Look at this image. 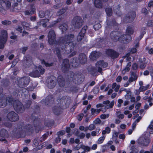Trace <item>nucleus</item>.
Wrapping results in <instances>:
<instances>
[{
	"label": "nucleus",
	"instance_id": "nucleus-28",
	"mask_svg": "<svg viewBox=\"0 0 153 153\" xmlns=\"http://www.w3.org/2000/svg\"><path fill=\"white\" fill-rule=\"evenodd\" d=\"M87 70L91 75L94 76L97 75L98 71L95 68L92 66H89L87 68Z\"/></svg>",
	"mask_w": 153,
	"mask_h": 153
},
{
	"label": "nucleus",
	"instance_id": "nucleus-24",
	"mask_svg": "<svg viewBox=\"0 0 153 153\" xmlns=\"http://www.w3.org/2000/svg\"><path fill=\"white\" fill-rule=\"evenodd\" d=\"M107 53L112 58H117L119 56V54L116 52L111 49H108L107 51Z\"/></svg>",
	"mask_w": 153,
	"mask_h": 153
},
{
	"label": "nucleus",
	"instance_id": "nucleus-23",
	"mask_svg": "<svg viewBox=\"0 0 153 153\" xmlns=\"http://www.w3.org/2000/svg\"><path fill=\"white\" fill-rule=\"evenodd\" d=\"M130 76L129 77L128 81L130 83L136 81L137 79L138 76L136 72L131 71L130 72Z\"/></svg>",
	"mask_w": 153,
	"mask_h": 153
},
{
	"label": "nucleus",
	"instance_id": "nucleus-13",
	"mask_svg": "<svg viewBox=\"0 0 153 153\" xmlns=\"http://www.w3.org/2000/svg\"><path fill=\"white\" fill-rule=\"evenodd\" d=\"M7 118L8 120L11 122H15L19 119L18 114L13 111L9 112L7 115Z\"/></svg>",
	"mask_w": 153,
	"mask_h": 153
},
{
	"label": "nucleus",
	"instance_id": "nucleus-7",
	"mask_svg": "<svg viewBox=\"0 0 153 153\" xmlns=\"http://www.w3.org/2000/svg\"><path fill=\"white\" fill-rule=\"evenodd\" d=\"M45 70L42 66H39L35 71L30 74V75L33 77H39L40 74L42 75L45 73Z\"/></svg>",
	"mask_w": 153,
	"mask_h": 153
},
{
	"label": "nucleus",
	"instance_id": "nucleus-8",
	"mask_svg": "<svg viewBox=\"0 0 153 153\" xmlns=\"http://www.w3.org/2000/svg\"><path fill=\"white\" fill-rule=\"evenodd\" d=\"M47 86L49 88H54L56 84V78L54 76H51L46 80Z\"/></svg>",
	"mask_w": 153,
	"mask_h": 153
},
{
	"label": "nucleus",
	"instance_id": "nucleus-43",
	"mask_svg": "<svg viewBox=\"0 0 153 153\" xmlns=\"http://www.w3.org/2000/svg\"><path fill=\"white\" fill-rule=\"evenodd\" d=\"M134 33V30L131 27H128L127 28L126 30V33L127 35H129L132 34Z\"/></svg>",
	"mask_w": 153,
	"mask_h": 153
},
{
	"label": "nucleus",
	"instance_id": "nucleus-2",
	"mask_svg": "<svg viewBox=\"0 0 153 153\" xmlns=\"http://www.w3.org/2000/svg\"><path fill=\"white\" fill-rule=\"evenodd\" d=\"M24 123L19 122L17 126L16 133L22 136L27 133L28 135L31 134L33 131V128L31 125L28 124L24 126Z\"/></svg>",
	"mask_w": 153,
	"mask_h": 153
},
{
	"label": "nucleus",
	"instance_id": "nucleus-6",
	"mask_svg": "<svg viewBox=\"0 0 153 153\" xmlns=\"http://www.w3.org/2000/svg\"><path fill=\"white\" fill-rule=\"evenodd\" d=\"M30 81V78L28 76L22 77L18 80V85L21 88H24L27 86Z\"/></svg>",
	"mask_w": 153,
	"mask_h": 153
},
{
	"label": "nucleus",
	"instance_id": "nucleus-54",
	"mask_svg": "<svg viewBox=\"0 0 153 153\" xmlns=\"http://www.w3.org/2000/svg\"><path fill=\"white\" fill-rule=\"evenodd\" d=\"M32 103V101L31 100H28L26 102L25 104V107L27 108H29L30 107L31 104Z\"/></svg>",
	"mask_w": 153,
	"mask_h": 153
},
{
	"label": "nucleus",
	"instance_id": "nucleus-46",
	"mask_svg": "<svg viewBox=\"0 0 153 153\" xmlns=\"http://www.w3.org/2000/svg\"><path fill=\"white\" fill-rule=\"evenodd\" d=\"M7 40L0 39V49H3Z\"/></svg>",
	"mask_w": 153,
	"mask_h": 153
},
{
	"label": "nucleus",
	"instance_id": "nucleus-5",
	"mask_svg": "<svg viewBox=\"0 0 153 153\" xmlns=\"http://www.w3.org/2000/svg\"><path fill=\"white\" fill-rule=\"evenodd\" d=\"M150 140L146 134L141 136L138 139L137 143L141 146L146 147L148 146Z\"/></svg>",
	"mask_w": 153,
	"mask_h": 153
},
{
	"label": "nucleus",
	"instance_id": "nucleus-1",
	"mask_svg": "<svg viewBox=\"0 0 153 153\" xmlns=\"http://www.w3.org/2000/svg\"><path fill=\"white\" fill-rule=\"evenodd\" d=\"M74 34H70L66 35L59 38V43L64 53L68 54L73 50L75 45L72 42L74 39Z\"/></svg>",
	"mask_w": 153,
	"mask_h": 153
},
{
	"label": "nucleus",
	"instance_id": "nucleus-25",
	"mask_svg": "<svg viewBox=\"0 0 153 153\" xmlns=\"http://www.w3.org/2000/svg\"><path fill=\"white\" fill-rule=\"evenodd\" d=\"M78 60L79 63L84 64L87 62V57L84 53H81L79 55Z\"/></svg>",
	"mask_w": 153,
	"mask_h": 153
},
{
	"label": "nucleus",
	"instance_id": "nucleus-47",
	"mask_svg": "<svg viewBox=\"0 0 153 153\" xmlns=\"http://www.w3.org/2000/svg\"><path fill=\"white\" fill-rule=\"evenodd\" d=\"M100 111L101 110L99 109H95L94 108H91V114L92 115H94L96 114H98L100 112Z\"/></svg>",
	"mask_w": 153,
	"mask_h": 153
},
{
	"label": "nucleus",
	"instance_id": "nucleus-51",
	"mask_svg": "<svg viewBox=\"0 0 153 153\" xmlns=\"http://www.w3.org/2000/svg\"><path fill=\"white\" fill-rule=\"evenodd\" d=\"M108 16H111L112 14V10L111 8H107L105 10Z\"/></svg>",
	"mask_w": 153,
	"mask_h": 153
},
{
	"label": "nucleus",
	"instance_id": "nucleus-37",
	"mask_svg": "<svg viewBox=\"0 0 153 153\" xmlns=\"http://www.w3.org/2000/svg\"><path fill=\"white\" fill-rule=\"evenodd\" d=\"M61 109L58 106H55L53 109V112L56 115H59L60 113Z\"/></svg>",
	"mask_w": 153,
	"mask_h": 153
},
{
	"label": "nucleus",
	"instance_id": "nucleus-38",
	"mask_svg": "<svg viewBox=\"0 0 153 153\" xmlns=\"http://www.w3.org/2000/svg\"><path fill=\"white\" fill-rule=\"evenodd\" d=\"M59 29L62 33L65 32L68 28V26L65 23H63L59 27Z\"/></svg>",
	"mask_w": 153,
	"mask_h": 153
},
{
	"label": "nucleus",
	"instance_id": "nucleus-3",
	"mask_svg": "<svg viewBox=\"0 0 153 153\" xmlns=\"http://www.w3.org/2000/svg\"><path fill=\"white\" fill-rule=\"evenodd\" d=\"M68 78L69 80H72L76 84H81L84 80V76L80 73H74L72 71H70L68 75Z\"/></svg>",
	"mask_w": 153,
	"mask_h": 153
},
{
	"label": "nucleus",
	"instance_id": "nucleus-31",
	"mask_svg": "<svg viewBox=\"0 0 153 153\" xmlns=\"http://www.w3.org/2000/svg\"><path fill=\"white\" fill-rule=\"evenodd\" d=\"M100 55L99 52H97L96 51L93 52L91 53L90 56V58L92 60H96L99 57Z\"/></svg>",
	"mask_w": 153,
	"mask_h": 153
},
{
	"label": "nucleus",
	"instance_id": "nucleus-29",
	"mask_svg": "<svg viewBox=\"0 0 153 153\" xmlns=\"http://www.w3.org/2000/svg\"><path fill=\"white\" fill-rule=\"evenodd\" d=\"M39 15L40 18L45 17L46 18H48L50 15V12L48 10H46L45 12L43 11H40L39 12Z\"/></svg>",
	"mask_w": 153,
	"mask_h": 153
},
{
	"label": "nucleus",
	"instance_id": "nucleus-61",
	"mask_svg": "<svg viewBox=\"0 0 153 153\" xmlns=\"http://www.w3.org/2000/svg\"><path fill=\"white\" fill-rule=\"evenodd\" d=\"M146 33V32L145 31H143L142 32L140 36L139 37V38H138L137 39V40H138L139 41L143 37V35Z\"/></svg>",
	"mask_w": 153,
	"mask_h": 153
},
{
	"label": "nucleus",
	"instance_id": "nucleus-48",
	"mask_svg": "<svg viewBox=\"0 0 153 153\" xmlns=\"http://www.w3.org/2000/svg\"><path fill=\"white\" fill-rule=\"evenodd\" d=\"M21 25L24 28H25L27 30H29L30 25L28 23L25 22H21Z\"/></svg>",
	"mask_w": 153,
	"mask_h": 153
},
{
	"label": "nucleus",
	"instance_id": "nucleus-64",
	"mask_svg": "<svg viewBox=\"0 0 153 153\" xmlns=\"http://www.w3.org/2000/svg\"><path fill=\"white\" fill-rule=\"evenodd\" d=\"M96 127L94 124H91L88 126L89 130L90 131L92 130L95 128Z\"/></svg>",
	"mask_w": 153,
	"mask_h": 153
},
{
	"label": "nucleus",
	"instance_id": "nucleus-45",
	"mask_svg": "<svg viewBox=\"0 0 153 153\" xmlns=\"http://www.w3.org/2000/svg\"><path fill=\"white\" fill-rule=\"evenodd\" d=\"M5 99L6 100L7 104V102H8L9 105L12 106L13 103H14V102L12 98L8 97H7L6 98H5Z\"/></svg>",
	"mask_w": 153,
	"mask_h": 153
},
{
	"label": "nucleus",
	"instance_id": "nucleus-18",
	"mask_svg": "<svg viewBox=\"0 0 153 153\" xmlns=\"http://www.w3.org/2000/svg\"><path fill=\"white\" fill-rule=\"evenodd\" d=\"M121 33L118 31H112L110 34V37L114 41L117 42L118 40L119 36Z\"/></svg>",
	"mask_w": 153,
	"mask_h": 153
},
{
	"label": "nucleus",
	"instance_id": "nucleus-58",
	"mask_svg": "<svg viewBox=\"0 0 153 153\" xmlns=\"http://www.w3.org/2000/svg\"><path fill=\"white\" fill-rule=\"evenodd\" d=\"M109 114H102L100 116V117L101 119H105L106 118H108L109 116Z\"/></svg>",
	"mask_w": 153,
	"mask_h": 153
},
{
	"label": "nucleus",
	"instance_id": "nucleus-52",
	"mask_svg": "<svg viewBox=\"0 0 153 153\" xmlns=\"http://www.w3.org/2000/svg\"><path fill=\"white\" fill-rule=\"evenodd\" d=\"M111 131V129L109 127H106L105 128V130H103L102 132V134H105L106 133L108 134Z\"/></svg>",
	"mask_w": 153,
	"mask_h": 153
},
{
	"label": "nucleus",
	"instance_id": "nucleus-14",
	"mask_svg": "<svg viewBox=\"0 0 153 153\" xmlns=\"http://www.w3.org/2000/svg\"><path fill=\"white\" fill-rule=\"evenodd\" d=\"M108 65L107 62H105L103 60L97 62L96 64V65L97 68H98V72L100 73L101 74H102V69L101 67L103 68H106L108 66Z\"/></svg>",
	"mask_w": 153,
	"mask_h": 153
},
{
	"label": "nucleus",
	"instance_id": "nucleus-55",
	"mask_svg": "<svg viewBox=\"0 0 153 153\" xmlns=\"http://www.w3.org/2000/svg\"><path fill=\"white\" fill-rule=\"evenodd\" d=\"M101 27V25L100 23H99L96 24L94 26V29L95 30H98L99 28H100Z\"/></svg>",
	"mask_w": 153,
	"mask_h": 153
},
{
	"label": "nucleus",
	"instance_id": "nucleus-49",
	"mask_svg": "<svg viewBox=\"0 0 153 153\" xmlns=\"http://www.w3.org/2000/svg\"><path fill=\"white\" fill-rule=\"evenodd\" d=\"M149 86L150 85L149 84H148L146 86H140L139 88V90H140V91H144L148 89L149 88Z\"/></svg>",
	"mask_w": 153,
	"mask_h": 153
},
{
	"label": "nucleus",
	"instance_id": "nucleus-17",
	"mask_svg": "<svg viewBox=\"0 0 153 153\" xmlns=\"http://www.w3.org/2000/svg\"><path fill=\"white\" fill-rule=\"evenodd\" d=\"M69 62L68 59L63 60L62 65L61 69L62 71L65 73L68 71L70 69Z\"/></svg>",
	"mask_w": 153,
	"mask_h": 153
},
{
	"label": "nucleus",
	"instance_id": "nucleus-33",
	"mask_svg": "<svg viewBox=\"0 0 153 153\" xmlns=\"http://www.w3.org/2000/svg\"><path fill=\"white\" fill-rule=\"evenodd\" d=\"M0 39L7 40V33L6 30H1Z\"/></svg>",
	"mask_w": 153,
	"mask_h": 153
},
{
	"label": "nucleus",
	"instance_id": "nucleus-53",
	"mask_svg": "<svg viewBox=\"0 0 153 153\" xmlns=\"http://www.w3.org/2000/svg\"><path fill=\"white\" fill-rule=\"evenodd\" d=\"M41 62L42 64H44L46 67H49L53 65V63H48L46 62L44 60H43Z\"/></svg>",
	"mask_w": 153,
	"mask_h": 153
},
{
	"label": "nucleus",
	"instance_id": "nucleus-9",
	"mask_svg": "<svg viewBox=\"0 0 153 153\" xmlns=\"http://www.w3.org/2000/svg\"><path fill=\"white\" fill-rule=\"evenodd\" d=\"M48 41L51 45H53L56 42V35L54 31L51 30L48 32Z\"/></svg>",
	"mask_w": 153,
	"mask_h": 153
},
{
	"label": "nucleus",
	"instance_id": "nucleus-4",
	"mask_svg": "<svg viewBox=\"0 0 153 153\" xmlns=\"http://www.w3.org/2000/svg\"><path fill=\"white\" fill-rule=\"evenodd\" d=\"M13 5L11 6L10 1L7 0H0V12L4 14L6 13V10H10V12L14 11Z\"/></svg>",
	"mask_w": 153,
	"mask_h": 153
},
{
	"label": "nucleus",
	"instance_id": "nucleus-11",
	"mask_svg": "<svg viewBox=\"0 0 153 153\" xmlns=\"http://www.w3.org/2000/svg\"><path fill=\"white\" fill-rule=\"evenodd\" d=\"M103 104L105 105H106L107 106H104V105L102 104H98L96 105V107L97 108H99L100 107H104V109L105 111L107 109L110 108H111L113 107V106L114 104V101L113 100L110 103V101L108 100H107L105 101H104L103 102Z\"/></svg>",
	"mask_w": 153,
	"mask_h": 153
},
{
	"label": "nucleus",
	"instance_id": "nucleus-26",
	"mask_svg": "<svg viewBox=\"0 0 153 153\" xmlns=\"http://www.w3.org/2000/svg\"><path fill=\"white\" fill-rule=\"evenodd\" d=\"M57 81L59 86L63 87L65 85V81L64 78L62 76L59 75L58 76Z\"/></svg>",
	"mask_w": 153,
	"mask_h": 153
},
{
	"label": "nucleus",
	"instance_id": "nucleus-30",
	"mask_svg": "<svg viewBox=\"0 0 153 153\" xmlns=\"http://www.w3.org/2000/svg\"><path fill=\"white\" fill-rule=\"evenodd\" d=\"M30 9L27 10L25 12V13L27 15H31L34 14L35 12V9L33 6H30Z\"/></svg>",
	"mask_w": 153,
	"mask_h": 153
},
{
	"label": "nucleus",
	"instance_id": "nucleus-59",
	"mask_svg": "<svg viewBox=\"0 0 153 153\" xmlns=\"http://www.w3.org/2000/svg\"><path fill=\"white\" fill-rule=\"evenodd\" d=\"M101 120L99 118L96 119L93 122L94 124L98 125L100 124Z\"/></svg>",
	"mask_w": 153,
	"mask_h": 153
},
{
	"label": "nucleus",
	"instance_id": "nucleus-21",
	"mask_svg": "<svg viewBox=\"0 0 153 153\" xmlns=\"http://www.w3.org/2000/svg\"><path fill=\"white\" fill-rule=\"evenodd\" d=\"M54 99L53 96L52 95H48L45 99V104L49 106H51L54 103Z\"/></svg>",
	"mask_w": 153,
	"mask_h": 153
},
{
	"label": "nucleus",
	"instance_id": "nucleus-42",
	"mask_svg": "<svg viewBox=\"0 0 153 153\" xmlns=\"http://www.w3.org/2000/svg\"><path fill=\"white\" fill-rule=\"evenodd\" d=\"M56 4L54 5L53 7L55 9H58L62 6V4L60 3V0H55Z\"/></svg>",
	"mask_w": 153,
	"mask_h": 153
},
{
	"label": "nucleus",
	"instance_id": "nucleus-40",
	"mask_svg": "<svg viewBox=\"0 0 153 153\" xmlns=\"http://www.w3.org/2000/svg\"><path fill=\"white\" fill-rule=\"evenodd\" d=\"M61 48V47L60 46L59 48H56V53L59 59L61 58L60 53L61 52L64 53L63 52V51L64 50V49L62 50Z\"/></svg>",
	"mask_w": 153,
	"mask_h": 153
},
{
	"label": "nucleus",
	"instance_id": "nucleus-20",
	"mask_svg": "<svg viewBox=\"0 0 153 153\" xmlns=\"http://www.w3.org/2000/svg\"><path fill=\"white\" fill-rule=\"evenodd\" d=\"M32 119L33 120L34 127L35 129L39 130L40 128V119L35 117H32Z\"/></svg>",
	"mask_w": 153,
	"mask_h": 153
},
{
	"label": "nucleus",
	"instance_id": "nucleus-63",
	"mask_svg": "<svg viewBox=\"0 0 153 153\" xmlns=\"http://www.w3.org/2000/svg\"><path fill=\"white\" fill-rule=\"evenodd\" d=\"M40 140H39L38 138H36L34 140L33 143L35 146H37L39 145V142L40 141Z\"/></svg>",
	"mask_w": 153,
	"mask_h": 153
},
{
	"label": "nucleus",
	"instance_id": "nucleus-36",
	"mask_svg": "<svg viewBox=\"0 0 153 153\" xmlns=\"http://www.w3.org/2000/svg\"><path fill=\"white\" fill-rule=\"evenodd\" d=\"M94 5L95 7L98 8H101L102 4L100 0H95Z\"/></svg>",
	"mask_w": 153,
	"mask_h": 153
},
{
	"label": "nucleus",
	"instance_id": "nucleus-15",
	"mask_svg": "<svg viewBox=\"0 0 153 153\" xmlns=\"http://www.w3.org/2000/svg\"><path fill=\"white\" fill-rule=\"evenodd\" d=\"M131 36L129 35H121L119 36L118 40L121 43L127 44L131 41Z\"/></svg>",
	"mask_w": 153,
	"mask_h": 153
},
{
	"label": "nucleus",
	"instance_id": "nucleus-22",
	"mask_svg": "<svg viewBox=\"0 0 153 153\" xmlns=\"http://www.w3.org/2000/svg\"><path fill=\"white\" fill-rule=\"evenodd\" d=\"M87 29V26H85L82 28L80 32L77 37V40L78 41H81L83 38Z\"/></svg>",
	"mask_w": 153,
	"mask_h": 153
},
{
	"label": "nucleus",
	"instance_id": "nucleus-57",
	"mask_svg": "<svg viewBox=\"0 0 153 153\" xmlns=\"http://www.w3.org/2000/svg\"><path fill=\"white\" fill-rule=\"evenodd\" d=\"M82 149L84 150L85 152H88L90 150V147L87 146H85L82 145Z\"/></svg>",
	"mask_w": 153,
	"mask_h": 153
},
{
	"label": "nucleus",
	"instance_id": "nucleus-32",
	"mask_svg": "<svg viewBox=\"0 0 153 153\" xmlns=\"http://www.w3.org/2000/svg\"><path fill=\"white\" fill-rule=\"evenodd\" d=\"M9 134L7 131L4 128H2L0 130V136L2 138L7 137Z\"/></svg>",
	"mask_w": 153,
	"mask_h": 153
},
{
	"label": "nucleus",
	"instance_id": "nucleus-50",
	"mask_svg": "<svg viewBox=\"0 0 153 153\" xmlns=\"http://www.w3.org/2000/svg\"><path fill=\"white\" fill-rule=\"evenodd\" d=\"M49 135V132H46L44 134H43L42 137L40 138V141L42 142L43 141L45 140L48 136Z\"/></svg>",
	"mask_w": 153,
	"mask_h": 153
},
{
	"label": "nucleus",
	"instance_id": "nucleus-56",
	"mask_svg": "<svg viewBox=\"0 0 153 153\" xmlns=\"http://www.w3.org/2000/svg\"><path fill=\"white\" fill-rule=\"evenodd\" d=\"M1 23L2 24L5 25H8L11 24V22L10 21L4 20L1 22Z\"/></svg>",
	"mask_w": 153,
	"mask_h": 153
},
{
	"label": "nucleus",
	"instance_id": "nucleus-60",
	"mask_svg": "<svg viewBox=\"0 0 153 153\" xmlns=\"http://www.w3.org/2000/svg\"><path fill=\"white\" fill-rule=\"evenodd\" d=\"M104 40L103 38L102 39L101 38H99L96 39V41L97 42V45H101V43L102 42V41Z\"/></svg>",
	"mask_w": 153,
	"mask_h": 153
},
{
	"label": "nucleus",
	"instance_id": "nucleus-34",
	"mask_svg": "<svg viewBox=\"0 0 153 153\" xmlns=\"http://www.w3.org/2000/svg\"><path fill=\"white\" fill-rule=\"evenodd\" d=\"M120 5H118L113 8L114 11L117 15L120 16L121 15V13L120 11Z\"/></svg>",
	"mask_w": 153,
	"mask_h": 153
},
{
	"label": "nucleus",
	"instance_id": "nucleus-27",
	"mask_svg": "<svg viewBox=\"0 0 153 153\" xmlns=\"http://www.w3.org/2000/svg\"><path fill=\"white\" fill-rule=\"evenodd\" d=\"M107 23L109 27H113L114 28L117 29L118 25V24L116 22L115 19H114L110 21L107 20Z\"/></svg>",
	"mask_w": 153,
	"mask_h": 153
},
{
	"label": "nucleus",
	"instance_id": "nucleus-35",
	"mask_svg": "<svg viewBox=\"0 0 153 153\" xmlns=\"http://www.w3.org/2000/svg\"><path fill=\"white\" fill-rule=\"evenodd\" d=\"M79 61H78L77 58H74L71 59V63L72 66L74 67H77L79 64Z\"/></svg>",
	"mask_w": 153,
	"mask_h": 153
},
{
	"label": "nucleus",
	"instance_id": "nucleus-12",
	"mask_svg": "<svg viewBox=\"0 0 153 153\" xmlns=\"http://www.w3.org/2000/svg\"><path fill=\"white\" fill-rule=\"evenodd\" d=\"M83 20L82 18L78 16L74 17L73 19L72 23L73 25L76 28H79L83 24Z\"/></svg>",
	"mask_w": 153,
	"mask_h": 153
},
{
	"label": "nucleus",
	"instance_id": "nucleus-16",
	"mask_svg": "<svg viewBox=\"0 0 153 153\" xmlns=\"http://www.w3.org/2000/svg\"><path fill=\"white\" fill-rule=\"evenodd\" d=\"M134 12H130L127 14L123 19L124 22L127 23L132 22L134 17Z\"/></svg>",
	"mask_w": 153,
	"mask_h": 153
},
{
	"label": "nucleus",
	"instance_id": "nucleus-41",
	"mask_svg": "<svg viewBox=\"0 0 153 153\" xmlns=\"http://www.w3.org/2000/svg\"><path fill=\"white\" fill-rule=\"evenodd\" d=\"M1 85L4 87H7L9 84V82L7 79H3L2 81Z\"/></svg>",
	"mask_w": 153,
	"mask_h": 153
},
{
	"label": "nucleus",
	"instance_id": "nucleus-19",
	"mask_svg": "<svg viewBox=\"0 0 153 153\" xmlns=\"http://www.w3.org/2000/svg\"><path fill=\"white\" fill-rule=\"evenodd\" d=\"M32 62V58L29 55L24 57L23 61V66L25 67H28L30 65Z\"/></svg>",
	"mask_w": 153,
	"mask_h": 153
},
{
	"label": "nucleus",
	"instance_id": "nucleus-39",
	"mask_svg": "<svg viewBox=\"0 0 153 153\" xmlns=\"http://www.w3.org/2000/svg\"><path fill=\"white\" fill-rule=\"evenodd\" d=\"M6 105V100L4 97L2 99L0 100V108L4 107Z\"/></svg>",
	"mask_w": 153,
	"mask_h": 153
},
{
	"label": "nucleus",
	"instance_id": "nucleus-62",
	"mask_svg": "<svg viewBox=\"0 0 153 153\" xmlns=\"http://www.w3.org/2000/svg\"><path fill=\"white\" fill-rule=\"evenodd\" d=\"M119 133L117 132H115L113 135V140H116L117 138Z\"/></svg>",
	"mask_w": 153,
	"mask_h": 153
},
{
	"label": "nucleus",
	"instance_id": "nucleus-44",
	"mask_svg": "<svg viewBox=\"0 0 153 153\" xmlns=\"http://www.w3.org/2000/svg\"><path fill=\"white\" fill-rule=\"evenodd\" d=\"M68 7H66L62 8L61 9L59 10L57 12V14L59 16H60L64 14L68 10Z\"/></svg>",
	"mask_w": 153,
	"mask_h": 153
},
{
	"label": "nucleus",
	"instance_id": "nucleus-10",
	"mask_svg": "<svg viewBox=\"0 0 153 153\" xmlns=\"http://www.w3.org/2000/svg\"><path fill=\"white\" fill-rule=\"evenodd\" d=\"M13 107L16 111L18 113H22L25 110L23 104L19 101H16L14 102Z\"/></svg>",
	"mask_w": 153,
	"mask_h": 153
}]
</instances>
